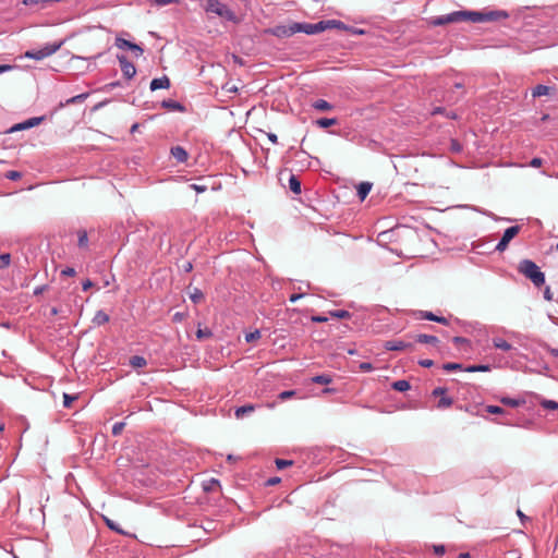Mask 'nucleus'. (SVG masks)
Instances as JSON below:
<instances>
[{"instance_id":"9b49d317","label":"nucleus","mask_w":558,"mask_h":558,"mask_svg":"<svg viewBox=\"0 0 558 558\" xmlns=\"http://www.w3.org/2000/svg\"><path fill=\"white\" fill-rule=\"evenodd\" d=\"M170 154L180 163L185 162L189 158V154H187L186 149L182 146L171 147Z\"/></svg>"},{"instance_id":"1a4fd4ad","label":"nucleus","mask_w":558,"mask_h":558,"mask_svg":"<svg viewBox=\"0 0 558 558\" xmlns=\"http://www.w3.org/2000/svg\"><path fill=\"white\" fill-rule=\"evenodd\" d=\"M44 117H33V118H29L19 124H16L15 126H13L11 129V131H20V130H27V129H31V128H34L36 125H38L41 121H44Z\"/></svg>"},{"instance_id":"e2e57ef3","label":"nucleus","mask_w":558,"mask_h":558,"mask_svg":"<svg viewBox=\"0 0 558 558\" xmlns=\"http://www.w3.org/2000/svg\"><path fill=\"white\" fill-rule=\"evenodd\" d=\"M360 368H361L362 371H364V372H371V371H373V369H374V367H373L372 363H369V362H363V363H361V364H360Z\"/></svg>"},{"instance_id":"f8f14e48","label":"nucleus","mask_w":558,"mask_h":558,"mask_svg":"<svg viewBox=\"0 0 558 558\" xmlns=\"http://www.w3.org/2000/svg\"><path fill=\"white\" fill-rule=\"evenodd\" d=\"M150 89L157 90V89H166L170 87V80L167 75H163L161 77L154 78L150 82Z\"/></svg>"},{"instance_id":"72a5a7b5","label":"nucleus","mask_w":558,"mask_h":558,"mask_svg":"<svg viewBox=\"0 0 558 558\" xmlns=\"http://www.w3.org/2000/svg\"><path fill=\"white\" fill-rule=\"evenodd\" d=\"M464 368L460 363H445L442 365V369L446 372L464 371Z\"/></svg>"},{"instance_id":"5fc2aeb1","label":"nucleus","mask_w":558,"mask_h":558,"mask_svg":"<svg viewBox=\"0 0 558 558\" xmlns=\"http://www.w3.org/2000/svg\"><path fill=\"white\" fill-rule=\"evenodd\" d=\"M289 31V26L286 27V26H280V27H277L276 31H275V35L277 36H292L293 34H288L287 32Z\"/></svg>"},{"instance_id":"39448f33","label":"nucleus","mask_w":558,"mask_h":558,"mask_svg":"<svg viewBox=\"0 0 558 558\" xmlns=\"http://www.w3.org/2000/svg\"><path fill=\"white\" fill-rule=\"evenodd\" d=\"M62 46V43H52L46 44L40 49L27 50L24 54L25 58L34 59V60H43L47 57H50L54 52H57Z\"/></svg>"},{"instance_id":"0eeeda50","label":"nucleus","mask_w":558,"mask_h":558,"mask_svg":"<svg viewBox=\"0 0 558 558\" xmlns=\"http://www.w3.org/2000/svg\"><path fill=\"white\" fill-rule=\"evenodd\" d=\"M521 231V226H512L507 228L499 242L495 246V251L497 252H504L507 250L509 242L519 234Z\"/></svg>"},{"instance_id":"473e14b6","label":"nucleus","mask_w":558,"mask_h":558,"mask_svg":"<svg viewBox=\"0 0 558 558\" xmlns=\"http://www.w3.org/2000/svg\"><path fill=\"white\" fill-rule=\"evenodd\" d=\"M329 315L331 317H335V318H340V319H343V318H350L351 317V313L345 311V310H336V311H330L329 312Z\"/></svg>"},{"instance_id":"0e129e2a","label":"nucleus","mask_w":558,"mask_h":558,"mask_svg":"<svg viewBox=\"0 0 558 558\" xmlns=\"http://www.w3.org/2000/svg\"><path fill=\"white\" fill-rule=\"evenodd\" d=\"M418 364L422 366V367H432L434 365V362L429 359H425V360H420L418 361Z\"/></svg>"},{"instance_id":"4c0bfd02","label":"nucleus","mask_w":558,"mask_h":558,"mask_svg":"<svg viewBox=\"0 0 558 558\" xmlns=\"http://www.w3.org/2000/svg\"><path fill=\"white\" fill-rule=\"evenodd\" d=\"M501 403L506 404V405H509V407H512V408H515V407H519L522 401L519 400V399H512V398H509V397H504L501 398Z\"/></svg>"},{"instance_id":"49530a36","label":"nucleus","mask_w":558,"mask_h":558,"mask_svg":"<svg viewBox=\"0 0 558 558\" xmlns=\"http://www.w3.org/2000/svg\"><path fill=\"white\" fill-rule=\"evenodd\" d=\"M11 256L10 254L0 255V269L5 268L10 265Z\"/></svg>"},{"instance_id":"09e8293b","label":"nucleus","mask_w":558,"mask_h":558,"mask_svg":"<svg viewBox=\"0 0 558 558\" xmlns=\"http://www.w3.org/2000/svg\"><path fill=\"white\" fill-rule=\"evenodd\" d=\"M292 464V461L291 460H284V459H276V466L277 469L279 470H282L289 465Z\"/></svg>"},{"instance_id":"dca6fc26","label":"nucleus","mask_w":558,"mask_h":558,"mask_svg":"<svg viewBox=\"0 0 558 558\" xmlns=\"http://www.w3.org/2000/svg\"><path fill=\"white\" fill-rule=\"evenodd\" d=\"M108 322H109V315L102 310L97 311L93 318V323L96 326L105 325Z\"/></svg>"},{"instance_id":"cd10ccee","label":"nucleus","mask_w":558,"mask_h":558,"mask_svg":"<svg viewBox=\"0 0 558 558\" xmlns=\"http://www.w3.org/2000/svg\"><path fill=\"white\" fill-rule=\"evenodd\" d=\"M331 380H332L331 376H329L327 374L316 375L312 378L313 383L320 384V385H328L331 383Z\"/></svg>"},{"instance_id":"864d4df0","label":"nucleus","mask_w":558,"mask_h":558,"mask_svg":"<svg viewBox=\"0 0 558 558\" xmlns=\"http://www.w3.org/2000/svg\"><path fill=\"white\" fill-rule=\"evenodd\" d=\"M120 86H122L121 82H120V81H114V82H110V83L106 84V85L104 86V89H105L106 92H111V90H113L114 88L120 87Z\"/></svg>"},{"instance_id":"2eb2a0df","label":"nucleus","mask_w":558,"mask_h":558,"mask_svg":"<svg viewBox=\"0 0 558 558\" xmlns=\"http://www.w3.org/2000/svg\"><path fill=\"white\" fill-rule=\"evenodd\" d=\"M415 341L418 343L436 345L439 342V339L436 336L420 333L415 336Z\"/></svg>"},{"instance_id":"b1692460","label":"nucleus","mask_w":558,"mask_h":558,"mask_svg":"<svg viewBox=\"0 0 558 558\" xmlns=\"http://www.w3.org/2000/svg\"><path fill=\"white\" fill-rule=\"evenodd\" d=\"M289 189L294 194H300L301 193V182L298 179V177H295L294 174H291L290 178H289Z\"/></svg>"},{"instance_id":"f03ea898","label":"nucleus","mask_w":558,"mask_h":558,"mask_svg":"<svg viewBox=\"0 0 558 558\" xmlns=\"http://www.w3.org/2000/svg\"><path fill=\"white\" fill-rule=\"evenodd\" d=\"M205 11L207 13H214L217 16L233 24H240L242 21L241 17L234 13V11H232L220 0H206Z\"/></svg>"},{"instance_id":"de8ad7c7","label":"nucleus","mask_w":558,"mask_h":558,"mask_svg":"<svg viewBox=\"0 0 558 558\" xmlns=\"http://www.w3.org/2000/svg\"><path fill=\"white\" fill-rule=\"evenodd\" d=\"M180 0H151V3L157 7H165L172 3H179Z\"/></svg>"},{"instance_id":"5701e85b","label":"nucleus","mask_w":558,"mask_h":558,"mask_svg":"<svg viewBox=\"0 0 558 558\" xmlns=\"http://www.w3.org/2000/svg\"><path fill=\"white\" fill-rule=\"evenodd\" d=\"M130 365L133 368H141L147 365V361L144 356L133 355L130 357Z\"/></svg>"},{"instance_id":"f257e3e1","label":"nucleus","mask_w":558,"mask_h":558,"mask_svg":"<svg viewBox=\"0 0 558 558\" xmlns=\"http://www.w3.org/2000/svg\"><path fill=\"white\" fill-rule=\"evenodd\" d=\"M461 14L463 15L462 22L469 21L472 23L498 21V20L507 19L509 16V14L502 10H493V11H486V12L462 10Z\"/></svg>"},{"instance_id":"f3484780","label":"nucleus","mask_w":558,"mask_h":558,"mask_svg":"<svg viewBox=\"0 0 558 558\" xmlns=\"http://www.w3.org/2000/svg\"><path fill=\"white\" fill-rule=\"evenodd\" d=\"M493 345L502 351H510L513 349L511 343L499 337L493 338Z\"/></svg>"},{"instance_id":"412c9836","label":"nucleus","mask_w":558,"mask_h":558,"mask_svg":"<svg viewBox=\"0 0 558 558\" xmlns=\"http://www.w3.org/2000/svg\"><path fill=\"white\" fill-rule=\"evenodd\" d=\"M393 390L399 392L408 391L411 388V385L405 379L396 380L391 384Z\"/></svg>"},{"instance_id":"69168bd1","label":"nucleus","mask_w":558,"mask_h":558,"mask_svg":"<svg viewBox=\"0 0 558 558\" xmlns=\"http://www.w3.org/2000/svg\"><path fill=\"white\" fill-rule=\"evenodd\" d=\"M543 163V160L538 157H535L533 158L531 161H530V166L533 167V168H537V167H541Z\"/></svg>"},{"instance_id":"bb28decb","label":"nucleus","mask_w":558,"mask_h":558,"mask_svg":"<svg viewBox=\"0 0 558 558\" xmlns=\"http://www.w3.org/2000/svg\"><path fill=\"white\" fill-rule=\"evenodd\" d=\"M132 44H133L132 41L124 39L122 37H117L114 40V46L122 50L131 49Z\"/></svg>"},{"instance_id":"6ab92c4d","label":"nucleus","mask_w":558,"mask_h":558,"mask_svg":"<svg viewBox=\"0 0 558 558\" xmlns=\"http://www.w3.org/2000/svg\"><path fill=\"white\" fill-rule=\"evenodd\" d=\"M255 410L253 404H245L235 409V417L243 418L245 415L252 413Z\"/></svg>"},{"instance_id":"a878e982","label":"nucleus","mask_w":558,"mask_h":558,"mask_svg":"<svg viewBox=\"0 0 558 558\" xmlns=\"http://www.w3.org/2000/svg\"><path fill=\"white\" fill-rule=\"evenodd\" d=\"M492 369L490 365L488 364H477V365H470L464 368L465 372L469 373H475V372H489Z\"/></svg>"},{"instance_id":"a18cd8bd","label":"nucleus","mask_w":558,"mask_h":558,"mask_svg":"<svg viewBox=\"0 0 558 558\" xmlns=\"http://www.w3.org/2000/svg\"><path fill=\"white\" fill-rule=\"evenodd\" d=\"M5 178L11 181H16L22 178V173L15 170L8 171Z\"/></svg>"},{"instance_id":"052dcab7","label":"nucleus","mask_w":558,"mask_h":558,"mask_svg":"<svg viewBox=\"0 0 558 558\" xmlns=\"http://www.w3.org/2000/svg\"><path fill=\"white\" fill-rule=\"evenodd\" d=\"M76 274L75 269L72 267H66L61 271L62 276L72 277Z\"/></svg>"},{"instance_id":"a211bd4d","label":"nucleus","mask_w":558,"mask_h":558,"mask_svg":"<svg viewBox=\"0 0 558 558\" xmlns=\"http://www.w3.org/2000/svg\"><path fill=\"white\" fill-rule=\"evenodd\" d=\"M372 190V183L369 182H361L359 185H357V196L360 197V199H365L366 196L368 195V193L371 192Z\"/></svg>"},{"instance_id":"c85d7f7f","label":"nucleus","mask_w":558,"mask_h":558,"mask_svg":"<svg viewBox=\"0 0 558 558\" xmlns=\"http://www.w3.org/2000/svg\"><path fill=\"white\" fill-rule=\"evenodd\" d=\"M77 244L80 247L84 248V247H87L88 245V235H87V232L85 230H80L77 232Z\"/></svg>"},{"instance_id":"680f3d73","label":"nucleus","mask_w":558,"mask_h":558,"mask_svg":"<svg viewBox=\"0 0 558 558\" xmlns=\"http://www.w3.org/2000/svg\"><path fill=\"white\" fill-rule=\"evenodd\" d=\"M304 296H305V293H293L290 295L289 301L291 303H295L296 301L301 300Z\"/></svg>"},{"instance_id":"ddd939ff","label":"nucleus","mask_w":558,"mask_h":558,"mask_svg":"<svg viewBox=\"0 0 558 558\" xmlns=\"http://www.w3.org/2000/svg\"><path fill=\"white\" fill-rule=\"evenodd\" d=\"M323 21H324V24L326 25L325 31L332 29V28L340 29V31L349 29V25L344 24L343 22H341L339 20H323Z\"/></svg>"},{"instance_id":"7ed1b4c3","label":"nucleus","mask_w":558,"mask_h":558,"mask_svg":"<svg viewBox=\"0 0 558 558\" xmlns=\"http://www.w3.org/2000/svg\"><path fill=\"white\" fill-rule=\"evenodd\" d=\"M518 270L529 278L534 286L541 287L545 283V275L539 267L531 259H523L519 263Z\"/></svg>"},{"instance_id":"c756f323","label":"nucleus","mask_w":558,"mask_h":558,"mask_svg":"<svg viewBox=\"0 0 558 558\" xmlns=\"http://www.w3.org/2000/svg\"><path fill=\"white\" fill-rule=\"evenodd\" d=\"M452 341L459 349H466L471 345L470 340L464 337L457 336L452 339Z\"/></svg>"},{"instance_id":"e433bc0d","label":"nucleus","mask_w":558,"mask_h":558,"mask_svg":"<svg viewBox=\"0 0 558 558\" xmlns=\"http://www.w3.org/2000/svg\"><path fill=\"white\" fill-rule=\"evenodd\" d=\"M541 405L547 410H557L558 409V402L555 400L544 399L541 401Z\"/></svg>"},{"instance_id":"9d476101","label":"nucleus","mask_w":558,"mask_h":558,"mask_svg":"<svg viewBox=\"0 0 558 558\" xmlns=\"http://www.w3.org/2000/svg\"><path fill=\"white\" fill-rule=\"evenodd\" d=\"M412 343L405 342L403 340H389L385 343V349L389 351H402L405 349H410Z\"/></svg>"},{"instance_id":"7c9ffc66","label":"nucleus","mask_w":558,"mask_h":558,"mask_svg":"<svg viewBox=\"0 0 558 558\" xmlns=\"http://www.w3.org/2000/svg\"><path fill=\"white\" fill-rule=\"evenodd\" d=\"M453 403V399L451 397H446L445 395L440 397L436 407L437 409H447Z\"/></svg>"},{"instance_id":"2f4dec72","label":"nucleus","mask_w":558,"mask_h":558,"mask_svg":"<svg viewBox=\"0 0 558 558\" xmlns=\"http://www.w3.org/2000/svg\"><path fill=\"white\" fill-rule=\"evenodd\" d=\"M190 299L193 303L197 304L204 299V293L198 288H194L190 293Z\"/></svg>"},{"instance_id":"8fccbe9b","label":"nucleus","mask_w":558,"mask_h":558,"mask_svg":"<svg viewBox=\"0 0 558 558\" xmlns=\"http://www.w3.org/2000/svg\"><path fill=\"white\" fill-rule=\"evenodd\" d=\"M130 50H131V51L135 54V57H137V58H138V57H141V56L144 53V49H143L140 45H137V44H135V43H133V44H132V46H131V49H130Z\"/></svg>"},{"instance_id":"393cba45","label":"nucleus","mask_w":558,"mask_h":558,"mask_svg":"<svg viewBox=\"0 0 558 558\" xmlns=\"http://www.w3.org/2000/svg\"><path fill=\"white\" fill-rule=\"evenodd\" d=\"M316 125L322 129H327L331 125H336L338 120L336 118H320L316 120Z\"/></svg>"},{"instance_id":"774afa93","label":"nucleus","mask_w":558,"mask_h":558,"mask_svg":"<svg viewBox=\"0 0 558 558\" xmlns=\"http://www.w3.org/2000/svg\"><path fill=\"white\" fill-rule=\"evenodd\" d=\"M312 322L314 323H326L328 320L327 317L325 316H320V315H316V316H312Z\"/></svg>"},{"instance_id":"c03bdc74","label":"nucleus","mask_w":558,"mask_h":558,"mask_svg":"<svg viewBox=\"0 0 558 558\" xmlns=\"http://www.w3.org/2000/svg\"><path fill=\"white\" fill-rule=\"evenodd\" d=\"M125 427V423L124 422H117L113 424L112 426V435L113 436H119L123 428Z\"/></svg>"},{"instance_id":"bf43d9fd","label":"nucleus","mask_w":558,"mask_h":558,"mask_svg":"<svg viewBox=\"0 0 558 558\" xmlns=\"http://www.w3.org/2000/svg\"><path fill=\"white\" fill-rule=\"evenodd\" d=\"M447 389L444 388V387H436L433 391H432V396L434 397H442L445 393H446Z\"/></svg>"},{"instance_id":"6e6d98bb","label":"nucleus","mask_w":558,"mask_h":558,"mask_svg":"<svg viewBox=\"0 0 558 558\" xmlns=\"http://www.w3.org/2000/svg\"><path fill=\"white\" fill-rule=\"evenodd\" d=\"M433 550L434 553L437 555V556H442L445 553H446V547L445 545H434L433 546Z\"/></svg>"},{"instance_id":"603ef678","label":"nucleus","mask_w":558,"mask_h":558,"mask_svg":"<svg viewBox=\"0 0 558 558\" xmlns=\"http://www.w3.org/2000/svg\"><path fill=\"white\" fill-rule=\"evenodd\" d=\"M295 393H296L295 390H284V391L279 393V399L280 400H287V399L292 398Z\"/></svg>"},{"instance_id":"4d7b16f0","label":"nucleus","mask_w":558,"mask_h":558,"mask_svg":"<svg viewBox=\"0 0 558 558\" xmlns=\"http://www.w3.org/2000/svg\"><path fill=\"white\" fill-rule=\"evenodd\" d=\"M75 399H76V397H74V396H70V395H68V393H64V395H63V405H64L65 408L70 407V405H71V403H72V401H73V400H75Z\"/></svg>"},{"instance_id":"423d86ee","label":"nucleus","mask_w":558,"mask_h":558,"mask_svg":"<svg viewBox=\"0 0 558 558\" xmlns=\"http://www.w3.org/2000/svg\"><path fill=\"white\" fill-rule=\"evenodd\" d=\"M461 11H453L448 14L432 17L429 24L433 26H442L451 23L462 22Z\"/></svg>"},{"instance_id":"4468645a","label":"nucleus","mask_w":558,"mask_h":558,"mask_svg":"<svg viewBox=\"0 0 558 558\" xmlns=\"http://www.w3.org/2000/svg\"><path fill=\"white\" fill-rule=\"evenodd\" d=\"M161 107L165 109H169L172 111H184V106L180 104L179 101L172 100V99H165L161 102Z\"/></svg>"},{"instance_id":"aec40b11","label":"nucleus","mask_w":558,"mask_h":558,"mask_svg":"<svg viewBox=\"0 0 558 558\" xmlns=\"http://www.w3.org/2000/svg\"><path fill=\"white\" fill-rule=\"evenodd\" d=\"M312 107L318 111H329L333 108V106L325 99L315 100Z\"/></svg>"},{"instance_id":"6e6552de","label":"nucleus","mask_w":558,"mask_h":558,"mask_svg":"<svg viewBox=\"0 0 558 558\" xmlns=\"http://www.w3.org/2000/svg\"><path fill=\"white\" fill-rule=\"evenodd\" d=\"M117 59L119 61L121 71L123 73V76L126 80L133 78L135 76V74H136L135 65L131 61H129L128 58L124 54H118Z\"/></svg>"},{"instance_id":"ea45409f","label":"nucleus","mask_w":558,"mask_h":558,"mask_svg":"<svg viewBox=\"0 0 558 558\" xmlns=\"http://www.w3.org/2000/svg\"><path fill=\"white\" fill-rule=\"evenodd\" d=\"M260 338V331L258 329H255L254 331L247 332L245 335V341L247 343L253 342Z\"/></svg>"},{"instance_id":"a19ab883","label":"nucleus","mask_w":558,"mask_h":558,"mask_svg":"<svg viewBox=\"0 0 558 558\" xmlns=\"http://www.w3.org/2000/svg\"><path fill=\"white\" fill-rule=\"evenodd\" d=\"M486 412L490 414H505V410L501 407L498 405H486Z\"/></svg>"},{"instance_id":"37998d69","label":"nucleus","mask_w":558,"mask_h":558,"mask_svg":"<svg viewBox=\"0 0 558 558\" xmlns=\"http://www.w3.org/2000/svg\"><path fill=\"white\" fill-rule=\"evenodd\" d=\"M420 318L432 320V322H436L438 316L435 315L433 312L421 311L420 312Z\"/></svg>"},{"instance_id":"58836bf2","label":"nucleus","mask_w":558,"mask_h":558,"mask_svg":"<svg viewBox=\"0 0 558 558\" xmlns=\"http://www.w3.org/2000/svg\"><path fill=\"white\" fill-rule=\"evenodd\" d=\"M211 336H213V332L209 328H205V329L198 328L196 331V338L199 340L205 339V338H210Z\"/></svg>"},{"instance_id":"20e7f679","label":"nucleus","mask_w":558,"mask_h":558,"mask_svg":"<svg viewBox=\"0 0 558 558\" xmlns=\"http://www.w3.org/2000/svg\"><path fill=\"white\" fill-rule=\"evenodd\" d=\"M324 21L317 23H293L289 25L288 34L304 33L306 35H315L325 31Z\"/></svg>"},{"instance_id":"4be33fe9","label":"nucleus","mask_w":558,"mask_h":558,"mask_svg":"<svg viewBox=\"0 0 558 558\" xmlns=\"http://www.w3.org/2000/svg\"><path fill=\"white\" fill-rule=\"evenodd\" d=\"M549 90L550 88L546 85H543V84H538L536 85L533 89H532V97L533 98H536V97H541V96H546L549 94Z\"/></svg>"},{"instance_id":"13d9d810","label":"nucleus","mask_w":558,"mask_h":558,"mask_svg":"<svg viewBox=\"0 0 558 558\" xmlns=\"http://www.w3.org/2000/svg\"><path fill=\"white\" fill-rule=\"evenodd\" d=\"M541 347L546 349L551 355L558 357V349L550 348L547 343L543 342L541 343Z\"/></svg>"},{"instance_id":"c9c22d12","label":"nucleus","mask_w":558,"mask_h":558,"mask_svg":"<svg viewBox=\"0 0 558 558\" xmlns=\"http://www.w3.org/2000/svg\"><path fill=\"white\" fill-rule=\"evenodd\" d=\"M450 150L454 154H460L463 150V146L458 140L451 138L450 140Z\"/></svg>"},{"instance_id":"338daca9","label":"nucleus","mask_w":558,"mask_h":558,"mask_svg":"<svg viewBox=\"0 0 558 558\" xmlns=\"http://www.w3.org/2000/svg\"><path fill=\"white\" fill-rule=\"evenodd\" d=\"M543 295H544V299L547 301H551L554 299L549 287L545 288Z\"/></svg>"},{"instance_id":"f704fd0d","label":"nucleus","mask_w":558,"mask_h":558,"mask_svg":"<svg viewBox=\"0 0 558 558\" xmlns=\"http://www.w3.org/2000/svg\"><path fill=\"white\" fill-rule=\"evenodd\" d=\"M23 3L27 7L40 4L45 8L47 4L52 3V0H23Z\"/></svg>"},{"instance_id":"79ce46f5","label":"nucleus","mask_w":558,"mask_h":558,"mask_svg":"<svg viewBox=\"0 0 558 558\" xmlns=\"http://www.w3.org/2000/svg\"><path fill=\"white\" fill-rule=\"evenodd\" d=\"M88 97V94L87 93H83V94H80V95H76V96H73L71 97L70 99L66 100V104H76V102H82L84 101L86 98Z\"/></svg>"},{"instance_id":"3c124183","label":"nucleus","mask_w":558,"mask_h":558,"mask_svg":"<svg viewBox=\"0 0 558 558\" xmlns=\"http://www.w3.org/2000/svg\"><path fill=\"white\" fill-rule=\"evenodd\" d=\"M345 32H349L350 34H352V35H357V36L365 35V34H366V31H365V29H363V28H357V27H354V26H349V29H345Z\"/></svg>"}]
</instances>
